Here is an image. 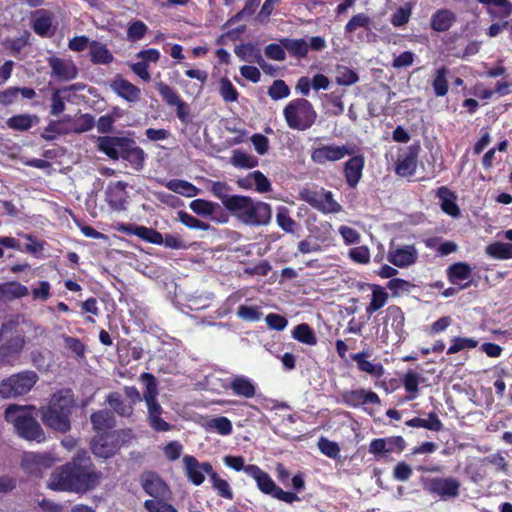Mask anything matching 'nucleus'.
<instances>
[{"mask_svg": "<svg viewBox=\"0 0 512 512\" xmlns=\"http://www.w3.org/2000/svg\"><path fill=\"white\" fill-rule=\"evenodd\" d=\"M148 32V26L140 20L132 21L128 24L127 27V39L130 42H138L144 38L146 33Z\"/></svg>", "mask_w": 512, "mask_h": 512, "instance_id": "57", "label": "nucleus"}, {"mask_svg": "<svg viewBox=\"0 0 512 512\" xmlns=\"http://www.w3.org/2000/svg\"><path fill=\"white\" fill-rule=\"evenodd\" d=\"M140 381L145 384V391L143 393V400L146 404L157 403L159 394L158 383L155 376L151 373H142Z\"/></svg>", "mask_w": 512, "mask_h": 512, "instance_id": "38", "label": "nucleus"}, {"mask_svg": "<svg viewBox=\"0 0 512 512\" xmlns=\"http://www.w3.org/2000/svg\"><path fill=\"white\" fill-rule=\"evenodd\" d=\"M448 278L461 289L467 288L472 281V268L464 262L455 263L448 268Z\"/></svg>", "mask_w": 512, "mask_h": 512, "instance_id": "22", "label": "nucleus"}, {"mask_svg": "<svg viewBox=\"0 0 512 512\" xmlns=\"http://www.w3.org/2000/svg\"><path fill=\"white\" fill-rule=\"evenodd\" d=\"M436 196L440 201L441 209L452 217L460 215V209L456 203L457 196L449 188L442 186L437 189Z\"/></svg>", "mask_w": 512, "mask_h": 512, "instance_id": "28", "label": "nucleus"}, {"mask_svg": "<svg viewBox=\"0 0 512 512\" xmlns=\"http://www.w3.org/2000/svg\"><path fill=\"white\" fill-rule=\"evenodd\" d=\"M460 486V481L454 477H434L423 482L424 490L441 500L456 498L459 495Z\"/></svg>", "mask_w": 512, "mask_h": 512, "instance_id": "8", "label": "nucleus"}, {"mask_svg": "<svg viewBox=\"0 0 512 512\" xmlns=\"http://www.w3.org/2000/svg\"><path fill=\"white\" fill-rule=\"evenodd\" d=\"M34 405H9L5 410V420L11 423L17 434L26 440L43 442L45 433L34 418Z\"/></svg>", "mask_w": 512, "mask_h": 512, "instance_id": "3", "label": "nucleus"}, {"mask_svg": "<svg viewBox=\"0 0 512 512\" xmlns=\"http://www.w3.org/2000/svg\"><path fill=\"white\" fill-rule=\"evenodd\" d=\"M448 69L446 67H440L436 69L434 79L432 81V87L434 94L438 97H443L448 93L449 86L447 81Z\"/></svg>", "mask_w": 512, "mask_h": 512, "instance_id": "51", "label": "nucleus"}, {"mask_svg": "<svg viewBox=\"0 0 512 512\" xmlns=\"http://www.w3.org/2000/svg\"><path fill=\"white\" fill-rule=\"evenodd\" d=\"M70 133H83L91 130L95 125L94 117L90 114H81L76 117L65 116Z\"/></svg>", "mask_w": 512, "mask_h": 512, "instance_id": "37", "label": "nucleus"}, {"mask_svg": "<svg viewBox=\"0 0 512 512\" xmlns=\"http://www.w3.org/2000/svg\"><path fill=\"white\" fill-rule=\"evenodd\" d=\"M419 382L420 376L413 371H409L404 375L403 385L405 390L410 393L407 400H414L417 397Z\"/></svg>", "mask_w": 512, "mask_h": 512, "instance_id": "61", "label": "nucleus"}, {"mask_svg": "<svg viewBox=\"0 0 512 512\" xmlns=\"http://www.w3.org/2000/svg\"><path fill=\"white\" fill-rule=\"evenodd\" d=\"M247 475L255 480L258 489L264 494L272 496L278 487L270 475L257 465L250 464Z\"/></svg>", "mask_w": 512, "mask_h": 512, "instance_id": "24", "label": "nucleus"}, {"mask_svg": "<svg viewBox=\"0 0 512 512\" xmlns=\"http://www.w3.org/2000/svg\"><path fill=\"white\" fill-rule=\"evenodd\" d=\"M130 435V430H114L109 433L97 434L91 442L92 452L96 457L110 458L130 438Z\"/></svg>", "mask_w": 512, "mask_h": 512, "instance_id": "7", "label": "nucleus"}, {"mask_svg": "<svg viewBox=\"0 0 512 512\" xmlns=\"http://www.w3.org/2000/svg\"><path fill=\"white\" fill-rule=\"evenodd\" d=\"M147 420L150 427L157 432H166L171 430L172 426L162 418L163 408L157 403L146 404Z\"/></svg>", "mask_w": 512, "mask_h": 512, "instance_id": "29", "label": "nucleus"}, {"mask_svg": "<svg viewBox=\"0 0 512 512\" xmlns=\"http://www.w3.org/2000/svg\"><path fill=\"white\" fill-rule=\"evenodd\" d=\"M228 211L249 226L267 225L272 218L271 205L248 196L238 195L229 202Z\"/></svg>", "mask_w": 512, "mask_h": 512, "instance_id": "2", "label": "nucleus"}, {"mask_svg": "<svg viewBox=\"0 0 512 512\" xmlns=\"http://www.w3.org/2000/svg\"><path fill=\"white\" fill-rule=\"evenodd\" d=\"M478 343V340L474 338L454 337L451 340V345L447 350V354L452 355L462 350L475 348L478 346Z\"/></svg>", "mask_w": 512, "mask_h": 512, "instance_id": "58", "label": "nucleus"}, {"mask_svg": "<svg viewBox=\"0 0 512 512\" xmlns=\"http://www.w3.org/2000/svg\"><path fill=\"white\" fill-rule=\"evenodd\" d=\"M387 300H388V294L384 290V288H382L378 285H373L371 301H370V304L366 308V313L368 315H372L373 313H375L376 311H378L382 307H384Z\"/></svg>", "mask_w": 512, "mask_h": 512, "instance_id": "44", "label": "nucleus"}, {"mask_svg": "<svg viewBox=\"0 0 512 512\" xmlns=\"http://www.w3.org/2000/svg\"><path fill=\"white\" fill-rule=\"evenodd\" d=\"M35 122H37L36 116L29 114H19L9 118L7 125L11 129L25 131L30 129Z\"/></svg>", "mask_w": 512, "mask_h": 512, "instance_id": "55", "label": "nucleus"}, {"mask_svg": "<svg viewBox=\"0 0 512 512\" xmlns=\"http://www.w3.org/2000/svg\"><path fill=\"white\" fill-rule=\"evenodd\" d=\"M234 53L241 61L257 63L263 71H266V68L269 66L263 58L260 49L254 44L247 43L237 45L234 49Z\"/></svg>", "mask_w": 512, "mask_h": 512, "instance_id": "25", "label": "nucleus"}, {"mask_svg": "<svg viewBox=\"0 0 512 512\" xmlns=\"http://www.w3.org/2000/svg\"><path fill=\"white\" fill-rule=\"evenodd\" d=\"M109 406L120 416L129 417L132 415L134 408L132 404L125 403L122 396L118 392H112L107 396Z\"/></svg>", "mask_w": 512, "mask_h": 512, "instance_id": "43", "label": "nucleus"}, {"mask_svg": "<svg viewBox=\"0 0 512 512\" xmlns=\"http://www.w3.org/2000/svg\"><path fill=\"white\" fill-rule=\"evenodd\" d=\"M189 208L199 216L209 217L216 213L219 205L208 200L195 199L190 202Z\"/></svg>", "mask_w": 512, "mask_h": 512, "instance_id": "50", "label": "nucleus"}, {"mask_svg": "<svg viewBox=\"0 0 512 512\" xmlns=\"http://www.w3.org/2000/svg\"><path fill=\"white\" fill-rule=\"evenodd\" d=\"M395 448L399 451L405 448V441L401 436L373 439L369 444L368 451L378 459L384 454L392 453Z\"/></svg>", "mask_w": 512, "mask_h": 512, "instance_id": "20", "label": "nucleus"}, {"mask_svg": "<svg viewBox=\"0 0 512 512\" xmlns=\"http://www.w3.org/2000/svg\"><path fill=\"white\" fill-rule=\"evenodd\" d=\"M283 116L290 129L305 131L315 123L317 112L307 99L297 98L284 107Z\"/></svg>", "mask_w": 512, "mask_h": 512, "instance_id": "5", "label": "nucleus"}, {"mask_svg": "<svg viewBox=\"0 0 512 512\" xmlns=\"http://www.w3.org/2000/svg\"><path fill=\"white\" fill-rule=\"evenodd\" d=\"M205 428L209 431H216L223 436L230 435L233 429L231 421L224 416L208 419Z\"/></svg>", "mask_w": 512, "mask_h": 512, "instance_id": "53", "label": "nucleus"}, {"mask_svg": "<svg viewBox=\"0 0 512 512\" xmlns=\"http://www.w3.org/2000/svg\"><path fill=\"white\" fill-rule=\"evenodd\" d=\"M456 20V15L449 9L437 10L430 20L431 28L437 32H444L450 29Z\"/></svg>", "mask_w": 512, "mask_h": 512, "instance_id": "34", "label": "nucleus"}, {"mask_svg": "<svg viewBox=\"0 0 512 512\" xmlns=\"http://www.w3.org/2000/svg\"><path fill=\"white\" fill-rule=\"evenodd\" d=\"M141 485L144 491L155 499H166L170 495L168 485L156 473H143L141 476Z\"/></svg>", "mask_w": 512, "mask_h": 512, "instance_id": "16", "label": "nucleus"}, {"mask_svg": "<svg viewBox=\"0 0 512 512\" xmlns=\"http://www.w3.org/2000/svg\"><path fill=\"white\" fill-rule=\"evenodd\" d=\"M126 148L121 158L130 162L137 170L142 169L145 160L144 151L140 147L135 146V143L130 139L129 145Z\"/></svg>", "mask_w": 512, "mask_h": 512, "instance_id": "42", "label": "nucleus"}, {"mask_svg": "<svg viewBox=\"0 0 512 512\" xmlns=\"http://www.w3.org/2000/svg\"><path fill=\"white\" fill-rule=\"evenodd\" d=\"M292 337L306 345L314 346L317 343V337L310 326L306 323L294 327Z\"/></svg>", "mask_w": 512, "mask_h": 512, "instance_id": "47", "label": "nucleus"}, {"mask_svg": "<svg viewBox=\"0 0 512 512\" xmlns=\"http://www.w3.org/2000/svg\"><path fill=\"white\" fill-rule=\"evenodd\" d=\"M210 191L215 197L221 200L224 207L229 209V202L236 198L237 195H230L231 188L225 182L211 181Z\"/></svg>", "mask_w": 512, "mask_h": 512, "instance_id": "52", "label": "nucleus"}, {"mask_svg": "<svg viewBox=\"0 0 512 512\" xmlns=\"http://www.w3.org/2000/svg\"><path fill=\"white\" fill-rule=\"evenodd\" d=\"M326 237H313L308 236L307 238L301 240L298 243V251L302 254H311V253H318L322 251V247L319 244L318 240H321L322 242L326 241Z\"/></svg>", "mask_w": 512, "mask_h": 512, "instance_id": "59", "label": "nucleus"}, {"mask_svg": "<svg viewBox=\"0 0 512 512\" xmlns=\"http://www.w3.org/2000/svg\"><path fill=\"white\" fill-rule=\"evenodd\" d=\"M335 81L340 86H351L359 81V76L349 67L337 65L335 69Z\"/></svg>", "mask_w": 512, "mask_h": 512, "instance_id": "48", "label": "nucleus"}, {"mask_svg": "<svg viewBox=\"0 0 512 512\" xmlns=\"http://www.w3.org/2000/svg\"><path fill=\"white\" fill-rule=\"evenodd\" d=\"M341 402L351 408L362 407L365 411L366 405L375 404L380 405L381 400L377 393L372 390H366L363 388L354 390H344L340 393Z\"/></svg>", "mask_w": 512, "mask_h": 512, "instance_id": "13", "label": "nucleus"}, {"mask_svg": "<svg viewBox=\"0 0 512 512\" xmlns=\"http://www.w3.org/2000/svg\"><path fill=\"white\" fill-rule=\"evenodd\" d=\"M129 145V139L125 137L102 136L98 138V148L111 159L122 157L124 150Z\"/></svg>", "mask_w": 512, "mask_h": 512, "instance_id": "21", "label": "nucleus"}, {"mask_svg": "<svg viewBox=\"0 0 512 512\" xmlns=\"http://www.w3.org/2000/svg\"><path fill=\"white\" fill-rule=\"evenodd\" d=\"M281 43L284 48L297 58H304L308 54L309 46L304 39H282Z\"/></svg>", "mask_w": 512, "mask_h": 512, "instance_id": "46", "label": "nucleus"}, {"mask_svg": "<svg viewBox=\"0 0 512 512\" xmlns=\"http://www.w3.org/2000/svg\"><path fill=\"white\" fill-rule=\"evenodd\" d=\"M28 294L29 289L17 281L0 283V301L20 299Z\"/></svg>", "mask_w": 512, "mask_h": 512, "instance_id": "32", "label": "nucleus"}, {"mask_svg": "<svg viewBox=\"0 0 512 512\" xmlns=\"http://www.w3.org/2000/svg\"><path fill=\"white\" fill-rule=\"evenodd\" d=\"M0 342V368L4 365H14L24 348V335L17 334Z\"/></svg>", "mask_w": 512, "mask_h": 512, "instance_id": "14", "label": "nucleus"}, {"mask_svg": "<svg viewBox=\"0 0 512 512\" xmlns=\"http://www.w3.org/2000/svg\"><path fill=\"white\" fill-rule=\"evenodd\" d=\"M90 420L97 434L113 431L112 428L116 424L114 414L107 410H100L93 413Z\"/></svg>", "mask_w": 512, "mask_h": 512, "instance_id": "31", "label": "nucleus"}, {"mask_svg": "<svg viewBox=\"0 0 512 512\" xmlns=\"http://www.w3.org/2000/svg\"><path fill=\"white\" fill-rule=\"evenodd\" d=\"M70 462L54 470L48 481V488L54 491L74 492Z\"/></svg>", "mask_w": 512, "mask_h": 512, "instance_id": "18", "label": "nucleus"}, {"mask_svg": "<svg viewBox=\"0 0 512 512\" xmlns=\"http://www.w3.org/2000/svg\"><path fill=\"white\" fill-rule=\"evenodd\" d=\"M354 154V150L346 145L328 144L315 147L311 150V160L319 165L327 162H336L346 156Z\"/></svg>", "mask_w": 512, "mask_h": 512, "instance_id": "10", "label": "nucleus"}, {"mask_svg": "<svg viewBox=\"0 0 512 512\" xmlns=\"http://www.w3.org/2000/svg\"><path fill=\"white\" fill-rule=\"evenodd\" d=\"M352 359L357 363L358 368L374 377H381L384 373V368L379 363H373L366 359L364 353H357L352 356Z\"/></svg>", "mask_w": 512, "mask_h": 512, "instance_id": "41", "label": "nucleus"}, {"mask_svg": "<svg viewBox=\"0 0 512 512\" xmlns=\"http://www.w3.org/2000/svg\"><path fill=\"white\" fill-rule=\"evenodd\" d=\"M412 14V4L406 3L399 7L391 16V24L394 27H401L408 23Z\"/></svg>", "mask_w": 512, "mask_h": 512, "instance_id": "60", "label": "nucleus"}, {"mask_svg": "<svg viewBox=\"0 0 512 512\" xmlns=\"http://www.w3.org/2000/svg\"><path fill=\"white\" fill-rule=\"evenodd\" d=\"M365 165V159L362 155L351 157L344 165V175L347 184L354 188L359 183Z\"/></svg>", "mask_w": 512, "mask_h": 512, "instance_id": "27", "label": "nucleus"}, {"mask_svg": "<svg viewBox=\"0 0 512 512\" xmlns=\"http://www.w3.org/2000/svg\"><path fill=\"white\" fill-rule=\"evenodd\" d=\"M301 197L324 214H335L342 211V206L334 199L333 193L323 188L316 191L304 190L301 192Z\"/></svg>", "mask_w": 512, "mask_h": 512, "instance_id": "9", "label": "nucleus"}, {"mask_svg": "<svg viewBox=\"0 0 512 512\" xmlns=\"http://www.w3.org/2000/svg\"><path fill=\"white\" fill-rule=\"evenodd\" d=\"M237 316L247 322H257L262 318V312L257 306L240 305Z\"/></svg>", "mask_w": 512, "mask_h": 512, "instance_id": "63", "label": "nucleus"}, {"mask_svg": "<svg viewBox=\"0 0 512 512\" xmlns=\"http://www.w3.org/2000/svg\"><path fill=\"white\" fill-rule=\"evenodd\" d=\"M233 394L243 398H253L256 395L257 386L255 382L245 375H235L230 379L227 386Z\"/></svg>", "mask_w": 512, "mask_h": 512, "instance_id": "23", "label": "nucleus"}, {"mask_svg": "<svg viewBox=\"0 0 512 512\" xmlns=\"http://www.w3.org/2000/svg\"><path fill=\"white\" fill-rule=\"evenodd\" d=\"M371 23H372V20L368 15H366L364 13H359V14H356L355 16H353L349 20V22L345 26V31L348 33H352L359 28L368 29L370 27Z\"/></svg>", "mask_w": 512, "mask_h": 512, "instance_id": "62", "label": "nucleus"}, {"mask_svg": "<svg viewBox=\"0 0 512 512\" xmlns=\"http://www.w3.org/2000/svg\"><path fill=\"white\" fill-rule=\"evenodd\" d=\"M126 183L118 181L110 184L106 190V200L114 210H124L127 203L128 194L126 192Z\"/></svg>", "mask_w": 512, "mask_h": 512, "instance_id": "26", "label": "nucleus"}, {"mask_svg": "<svg viewBox=\"0 0 512 512\" xmlns=\"http://www.w3.org/2000/svg\"><path fill=\"white\" fill-rule=\"evenodd\" d=\"M159 183L164 185L170 191L188 198L195 197L200 193L199 188L182 179H172L168 181L160 180Z\"/></svg>", "mask_w": 512, "mask_h": 512, "instance_id": "33", "label": "nucleus"}, {"mask_svg": "<svg viewBox=\"0 0 512 512\" xmlns=\"http://www.w3.org/2000/svg\"><path fill=\"white\" fill-rule=\"evenodd\" d=\"M409 427H421L432 431H440L442 429V422L438 418L437 414L430 413L428 418H413L406 422Z\"/></svg>", "mask_w": 512, "mask_h": 512, "instance_id": "49", "label": "nucleus"}, {"mask_svg": "<svg viewBox=\"0 0 512 512\" xmlns=\"http://www.w3.org/2000/svg\"><path fill=\"white\" fill-rule=\"evenodd\" d=\"M38 380L37 373L31 370L13 374L0 382V396L2 398L23 396L31 391Z\"/></svg>", "mask_w": 512, "mask_h": 512, "instance_id": "6", "label": "nucleus"}, {"mask_svg": "<svg viewBox=\"0 0 512 512\" xmlns=\"http://www.w3.org/2000/svg\"><path fill=\"white\" fill-rule=\"evenodd\" d=\"M119 230L129 234L136 235L139 238L153 244L161 245L163 243L162 234L152 228L136 225H121Z\"/></svg>", "mask_w": 512, "mask_h": 512, "instance_id": "30", "label": "nucleus"}, {"mask_svg": "<svg viewBox=\"0 0 512 512\" xmlns=\"http://www.w3.org/2000/svg\"><path fill=\"white\" fill-rule=\"evenodd\" d=\"M110 87L117 96L129 103H136L141 99V90L121 75H116L111 80Z\"/></svg>", "mask_w": 512, "mask_h": 512, "instance_id": "19", "label": "nucleus"}, {"mask_svg": "<svg viewBox=\"0 0 512 512\" xmlns=\"http://www.w3.org/2000/svg\"><path fill=\"white\" fill-rule=\"evenodd\" d=\"M89 55L94 64H110L114 57L107 46L99 41H91L89 45Z\"/></svg>", "mask_w": 512, "mask_h": 512, "instance_id": "35", "label": "nucleus"}, {"mask_svg": "<svg viewBox=\"0 0 512 512\" xmlns=\"http://www.w3.org/2000/svg\"><path fill=\"white\" fill-rule=\"evenodd\" d=\"M388 261L398 268H406L418 259V251L414 245H391L387 254Z\"/></svg>", "mask_w": 512, "mask_h": 512, "instance_id": "15", "label": "nucleus"}, {"mask_svg": "<svg viewBox=\"0 0 512 512\" xmlns=\"http://www.w3.org/2000/svg\"><path fill=\"white\" fill-rule=\"evenodd\" d=\"M48 65L51 68V75L62 81L73 80L78 75V68L71 59L51 56Z\"/></svg>", "mask_w": 512, "mask_h": 512, "instance_id": "17", "label": "nucleus"}, {"mask_svg": "<svg viewBox=\"0 0 512 512\" xmlns=\"http://www.w3.org/2000/svg\"><path fill=\"white\" fill-rule=\"evenodd\" d=\"M144 507L148 512H177L174 506L163 501V499L146 500Z\"/></svg>", "mask_w": 512, "mask_h": 512, "instance_id": "64", "label": "nucleus"}, {"mask_svg": "<svg viewBox=\"0 0 512 512\" xmlns=\"http://www.w3.org/2000/svg\"><path fill=\"white\" fill-rule=\"evenodd\" d=\"M488 6V13L495 18H506L512 14V3L509 0H477Z\"/></svg>", "mask_w": 512, "mask_h": 512, "instance_id": "36", "label": "nucleus"}, {"mask_svg": "<svg viewBox=\"0 0 512 512\" xmlns=\"http://www.w3.org/2000/svg\"><path fill=\"white\" fill-rule=\"evenodd\" d=\"M74 406L72 390L61 389L50 397L47 405L40 408L41 419L52 430L65 433L71 428L70 416Z\"/></svg>", "mask_w": 512, "mask_h": 512, "instance_id": "1", "label": "nucleus"}, {"mask_svg": "<svg viewBox=\"0 0 512 512\" xmlns=\"http://www.w3.org/2000/svg\"><path fill=\"white\" fill-rule=\"evenodd\" d=\"M230 163L238 168H254L258 165V159L244 151L234 150L230 158Z\"/></svg>", "mask_w": 512, "mask_h": 512, "instance_id": "54", "label": "nucleus"}, {"mask_svg": "<svg viewBox=\"0 0 512 512\" xmlns=\"http://www.w3.org/2000/svg\"><path fill=\"white\" fill-rule=\"evenodd\" d=\"M183 470L188 481L195 486H200L205 481V476L213 473L214 469L209 462H200L192 455L183 457Z\"/></svg>", "mask_w": 512, "mask_h": 512, "instance_id": "11", "label": "nucleus"}, {"mask_svg": "<svg viewBox=\"0 0 512 512\" xmlns=\"http://www.w3.org/2000/svg\"><path fill=\"white\" fill-rule=\"evenodd\" d=\"M211 487L218 496L226 500H233L234 494L229 482L223 479L217 472L213 473L209 477Z\"/></svg>", "mask_w": 512, "mask_h": 512, "instance_id": "40", "label": "nucleus"}, {"mask_svg": "<svg viewBox=\"0 0 512 512\" xmlns=\"http://www.w3.org/2000/svg\"><path fill=\"white\" fill-rule=\"evenodd\" d=\"M70 134V129L68 127V122L66 121L65 116L58 121H50L47 127L44 129L42 133V137L45 140H53L57 135Z\"/></svg>", "mask_w": 512, "mask_h": 512, "instance_id": "45", "label": "nucleus"}, {"mask_svg": "<svg viewBox=\"0 0 512 512\" xmlns=\"http://www.w3.org/2000/svg\"><path fill=\"white\" fill-rule=\"evenodd\" d=\"M70 464L73 483H75L73 484L74 492L83 493L94 489L99 484L101 473L95 470L87 452H78Z\"/></svg>", "mask_w": 512, "mask_h": 512, "instance_id": "4", "label": "nucleus"}, {"mask_svg": "<svg viewBox=\"0 0 512 512\" xmlns=\"http://www.w3.org/2000/svg\"><path fill=\"white\" fill-rule=\"evenodd\" d=\"M485 253L497 260L512 259V243L507 242H494L486 246Z\"/></svg>", "mask_w": 512, "mask_h": 512, "instance_id": "39", "label": "nucleus"}, {"mask_svg": "<svg viewBox=\"0 0 512 512\" xmlns=\"http://www.w3.org/2000/svg\"><path fill=\"white\" fill-rule=\"evenodd\" d=\"M276 222L287 233H294L297 229L296 221L290 217L288 208L284 206L277 208Z\"/></svg>", "mask_w": 512, "mask_h": 512, "instance_id": "56", "label": "nucleus"}, {"mask_svg": "<svg viewBox=\"0 0 512 512\" xmlns=\"http://www.w3.org/2000/svg\"><path fill=\"white\" fill-rule=\"evenodd\" d=\"M54 464L50 453L26 452L22 456L21 467L29 475L41 477L43 472Z\"/></svg>", "mask_w": 512, "mask_h": 512, "instance_id": "12", "label": "nucleus"}]
</instances>
